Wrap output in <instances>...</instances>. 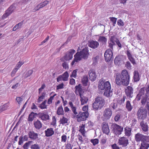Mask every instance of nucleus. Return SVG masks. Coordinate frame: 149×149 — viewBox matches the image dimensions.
I'll use <instances>...</instances> for the list:
<instances>
[{"label":"nucleus","mask_w":149,"mask_h":149,"mask_svg":"<svg viewBox=\"0 0 149 149\" xmlns=\"http://www.w3.org/2000/svg\"><path fill=\"white\" fill-rule=\"evenodd\" d=\"M130 77L128 71L125 69L123 70L120 74L118 73L116 74V83L119 86H127L129 84Z\"/></svg>","instance_id":"obj_1"},{"label":"nucleus","mask_w":149,"mask_h":149,"mask_svg":"<svg viewBox=\"0 0 149 149\" xmlns=\"http://www.w3.org/2000/svg\"><path fill=\"white\" fill-rule=\"evenodd\" d=\"M98 87L100 90H104V94L107 97H108L110 96L111 91V84L109 82V81L105 82V80L103 78H102L99 82Z\"/></svg>","instance_id":"obj_2"},{"label":"nucleus","mask_w":149,"mask_h":149,"mask_svg":"<svg viewBox=\"0 0 149 149\" xmlns=\"http://www.w3.org/2000/svg\"><path fill=\"white\" fill-rule=\"evenodd\" d=\"M105 104V100L102 97L97 96L95 99V101L93 103V108L95 110L101 109Z\"/></svg>","instance_id":"obj_3"},{"label":"nucleus","mask_w":149,"mask_h":149,"mask_svg":"<svg viewBox=\"0 0 149 149\" xmlns=\"http://www.w3.org/2000/svg\"><path fill=\"white\" fill-rule=\"evenodd\" d=\"M75 55L81 60L82 58L84 59H87L89 55V54L88 49L86 47L80 52H77Z\"/></svg>","instance_id":"obj_4"},{"label":"nucleus","mask_w":149,"mask_h":149,"mask_svg":"<svg viewBox=\"0 0 149 149\" xmlns=\"http://www.w3.org/2000/svg\"><path fill=\"white\" fill-rule=\"evenodd\" d=\"M137 115L138 120L145 119L147 115V111L146 109L142 107H140L137 111Z\"/></svg>","instance_id":"obj_5"},{"label":"nucleus","mask_w":149,"mask_h":149,"mask_svg":"<svg viewBox=\"0 0 149 149\" xmlns=\"http://www.w3.org/2000/svg\"><path fill=\"white\" fill-rule=\"evenodd\" d=\"M113 112L111 109L108 108H105L102 113V118L103 121H107L109 120L112 116Z\"/></svg>","instance_id":"obj_6"},{"label":"nucleus","mask_w":149,"mask_h":149,"mask_svg":"<svg viewBox=\"0 0 149 149\" xmlns=\"http://www.w3.org/2000/svg\"><path fill=\"white\" fill-rule=\"evenodd\" d=\"M88 113L87 111L83 112H79L76 116L77 121L80 122L81 121L86 120L88 117Z\"/></svg>","instance_id":"obj_7"},{"label":"nucleus","mask_w":149,"mask_h":149,"mask_svg":"<svg viewBox=\"0 0 149 149\" xmlns=\"http://www.w3.org/2000/svg\"><path fill=\"white\" fill-rule=\"evenodd\" d=\"M113 132L116 135L120 134L123 131V127L116 123L112 125Z\"/></svg>","instance_id":"obj_8"},{"label":"nucleus","mask_w":149,"mask_h":149,"mask_svg":"<svg viewBox=\"0 0 149 149\" xmlns=\"http://www.w3.org/2000/svg\"><path fill=\"white\" fill-rule=\"evenodd\" d=\"M75 51L74 49H70L67 52L65 55L60 59L62 61L64 62L65 61H68L72 59L73 57V55L75 53Z\"/></svg>","instance_id":"obj_9"},{"label":"nucleus","mask_w":149,"mask_h":149,"mask_svg":"<svg viewBox=\"0 0 149 149\" xmlns=\"http://www.w3.org/2000/svg\"><path fill=\"white\" fill-rule=\"evenodd\" d=\"M118 143L119 145L123 147H125L129 144V141L126 137L123 136L119 138Z\"/></svg>","instance_id":"obj_10"},{"label":"nucleus","mask_w":149,"mask_h":149,"mask_svg":"<svg viewBox=\"0 0 149 149\" xmlns=\"http://www.w3.org/2000/svg\"><path fill=\"white\" fill-rule=\"evenodd\" d=\"M113 53L112 50L110 49L107 50L104 54V57L106 61H110L111 59Z\"/></svg>","instance_id":"obj_11"},{"label":"nucleus","mask_w":149,"mask_h":149,"mask_svg":"<svg viewBox=\"0 0 149 149\" xmlns=\"http://www.w3.org/2000/svg\"><path fill=\"white\" fill-rule=\"evenodd\" d=\"M133 91L134 89L133 88L130 86H127L125 90V92L126 96L130 98L132 97Z\"/></svg>","instance_id":"obj_12"},{"label":"nucleus","mask_w":149,"mask_h":149,"mask_svg":"<svg viewBox=\"0 0 149 149\" xmlns=\"http://www.w3.org/2000/svg\"><path fill=\"white\" fill-rule=\"evenodd\" d=\"M149 136L143 135L140 133H138L136 134L134 136V138L135 141L137 142L142 141V140H144L146 138Z\"/></svg>","instance_id":"obj_13"},{"label":"nucleus","mask_w":149,"mask_h":149,"mask_svg":"<svg viewBox=\"0 0 149 149\" xmlns=\"http://www.w3.org/2000/svg\"><path fill=\"white\" fill-rule=\"evenodd\" d=\"M102 130L104 133L108 135L110 132L108 123L105 122H103L101 125Z\"/></svg>","instance_id":"obj_14"},{"label":"nucleus","mask_w":149,"mask_h":149,"mask_svg":"<svg viewBox=\"0 0 149 149\" xmlns=\"http://www.w3.org/2000/svg\"><path fill=\"white\" fill-rule=\"evenodd\" d=\"M38 115L39 118L42 121H47L49 119V116L47 113L40 112Z\"/></svg>","instance_id":"obj_15"},{"label":"nucleus","mask_w":149,"mask_h":149,"mask_svg":"<svg viewBox=\"0 0 149 149\" xmlns=\"http://www.w3.org/2000/svg\"><path fill=\"white\" fill-rule=\"evenodd\" d=\"M75 93L77 95H79L80 96L82 95V94L84 92L80 84H79L78 85L76 86L75 87Z\"/></svg>","instance_id":"obj_16"},{"label":"nucleus","mask_w":149,"mask_h":149,"mask_svg":"<svg viewBox=\"0 0 149 149\" xmlns=\"http://www.w3.org/2000/svg\"><path fill=\"white\" fill-rule=\"evenodd\" d=\"M89 79L92 81H95L97 75L95 71L93 70H90L88 72Z\"/></svg>","instance_id":"obj_17"},{"label":"nucleus","mask_w":149,"mask_h":149,"mask_svg":"<svg viewBox=\"0 0 149 149\" xmlns=\"http://www.w3.org/2000/svg\"><path fill=\"white\" fill-rule=\"evenodd\" d=\"M45 136L47 137H50L53 135L54 133V132L53 128L50 127L47 129L45 131Z\"/></svg>","instance_id":"obj_18"},{"label":"nucleus","mask_w":149,"mask_h":149,"mask_svg":"<svg viewBox=\"0 0 149 149\" xmlns=\"http://www.w3.org/2000/svg\"><path fill=\"white\" fill-rule=\"evenodd\" d=\"M29 137L31 139L35 140L38 138V134L33 131H30L28 133Z\"/></svg>","instance_id":"obj_19"},{"label":"nucleus","mask_w":149,"mask_h":149,"mask_svg":"<svg viewBox=\"0 0 149 149\" xmlns=\"http://www.w3.org/2000/svg\"><path fill=\"white\" fill-rule=\"evenodd\" d=\"M68 121L69 120L68 118L63 116L60 118L59 122L60 124H62L63 125H66L68 124Z\"/></svg>","instance_id":"obj_20"},{"label":"nucleus","mask_w":149,"mask_h":149,"mask_svg":"<svg viewBox=\"0 0 149 149\" xmlns=\"http://www.w3.org/2000/svg\"><path fill=\"white\" fill-rule=\"evenodd\" d=\"M80 101L81 105H83L87 103L88 100V98L87 97L84 96L83 95L80 96Z\"/></svg>","instance_id":"obj_21"},{"label":"nucleus","mask_w":149,"mask_h":149,"mask_svg":"<svg viewBox=\"0 0 149 149\" xmlns=\"http://www.w3.org/2000/svg\"><path fill=\"white\" fill-rule=\"evenodd\" d=\"M33 125L35 127L37 130L40 129L42 127V124L39 120L34 121L33 123Z\"/></svg>","instance_id":"obj_22"},{"label":"nucleus","mask_w":149,"mask_h":149,"mask_svg":"<svg viewBox=\"0 0 149 149\" xmlns=\"http://www.w3.org/2000/svg\"><path fill=\"white\" fill-rule=\"evenodd\" d=\"M145 90L144 88H141L140 89L139 93L137 95L136 97L138 100H140L142 96L144 95L145 93Z\"/></svg>","instance_id":"obj_23"},{"label":"nucleus","mask_w":149,"mask_h":149,"mask_svg":"<svg viewBox=\"0 0 149 149\" xmlns=\"http://www.w3.org/2000/svg\"><path fill=\"white\" fill-rule=\"evenodd\" d=\"M126 54L128 59L134 65L136 64L135 61L130 52L129 50H127V51Z\"/></svg>","instance_id":"obj_24"},{"label":"nucleus","mask_w":149,"mask_h":149,"mask_svg":"<svg viewBox=\"0 0 149 149\" xmlns=\"http://www.w3.org/2000/svg\"><path fill=\"white\" fill-rule=\"evenodd\" d=\"M99 45V43L98 42L92 40L89 43V46L95 49Z\"/></svg>","instance_id":"obj_25"},{"label":"nucleus","mask_w":149,"mask_h":149,"mask_svg":"<svg viewBox=\"0 0 149 149\" xmlns=\"http://www.w3.org/2000/svg\"><path fill=\"white\" fill-rule=\"evenodd\" d=\"M133 79L134 82H137L140 79L139 73L137 71L135 70L134 72Z\"/></svg>","instance_id":"obj_26"},{"label":"nucleus","mask_w":149,"mask_h":149,"mask_svg":"<svg viewBox=\"0 0 149 149\" xmlns=\"http://www.w3.org/2000/svg\"><path fill=\"white\" fill-rule=\"evenodd\" d=\"M141 128L143 132H146L148 131V125L146 123H144L143 121L140 123Z\"/></svg>","instance_id":"obj_27"},{"label":"nucleus","mask_w":149,"mask_h":149,"mask_svg":"<svg viewBox=\"0 0 149 149\" xmlns=\"http://www.w3.org/2000/svg\"><path fill=\"white\" fill-rule=\"evenodd\" d=\"M132 129L128 127H126L124 128L125 134V135L130 137L131 135V132Z\"/></svg>","instance_id":"obj_28"},{"label":"nucleus","mask_w":149,"mask_h":149,"mask_svg":"<svg viewBox=\"0 0 149 149\" xmlns=\"http://www.w3.org/2000/svg\"><path fill=\"white\" fill-rule=\"evenodd\" d=\"M69 104L73 113L74 115H77L78 114V113L76 111V107L74 106L72 102H69Z\"/></svg>","instance_id":"obj_29"},{"label":"nucleus","mask_w":149,"mask_h":149,"mask_svg":"<svg viewBox=\"0 0 149 149\" xmlns=\"http://www.w3.org/2000/svg\"><path fill=\"white\" fill-rule=\"evenodd\" d=\"M126 107L128 111H130L133 109L132 106L129 100L127 101L125 103Z\"/></svg>","instance_id":"obj_30"},{"label":"nucleus","mask_w":149,"mask_h":149,"mask_svg":"<svg viewBox=\"0 0 149 149\" xmlns=\"http://www.w3.org/2000/svg\"><path fill=\"white\" fill-rule=\"evenodd\" d=\"M148 148H149V136L143 140H142L141 144Z\"/></svg>","instance_id":"obj_31"},{"label":"nucleus","mask_w":149,"mask_h":149,"mask_svg":"<svg viewBox=\"0 0 149 149\" xmlns=\"http://www.w3.org/2000/svg\"><path fill=\"white\" fill-rule=\"evenodd\" d=\"M37 114L36 113H34L33 112H31L29 115L28 119V121H32L35 118L36 115Z\"/></svg>","instance_id":"obj_32"},{"label":"nucleus","mask_w":149,"mask_h":149,"mask_svg":"<svg viewBox=\"0 0 149 149\" xmlns=\"http://www.w3.org/2000/svg\"><path fill=\"white\" fill-rule=\"evenodd\" d=\"M85 125L83 124H82L81 126L79 127L80 129L79 130V131L81 133L82 135L84 136H85Z\"/></svg>","instance_id":"obj_33"},{"label":"nucleus","mask_w":149,"mask_h":149,"mask_svg":"<svg viewBox=\"0 0 149 149\" xmlns=\"http://www.w3.org/2000/svg\"><path fill=\"white\" fill-rule=\"evenodd\" d=\"M56 113L58 115H64V111L62 106H61L58 108Z\"/></svg>","instance_id":"obj_34"},{"label":"nucleus","mask_w":149,"mask_h":149,"mask_svg":"<svg viewBox=\"0 0 149 149\" xmlns=\"http://www.w3.org/2000/svg\"><path fill=\"white\" fill-rule=\"evenodd\" d=\"M88 78L87 76H83L81 79V81L83 86H86L87 85Z\"/></svg>","instance_id":"obj_35"},{"label":"nucleus","mask_w":149,"mask_h":149,"mask_svg":"<svg viewBox=\"0 0 149 149\" xmlns=\"http://www.w3.org/2000/svg\"><path fill=\"white\" fill-rule=\"evenodd\" d=\"M45 93L43 92L42 93L41 95L38 98L37 100V102L38 103L40 102L43 101V100L44 99L45 97Z\"/></svg>","instance_id":"obj_36"},{"label":"nucleus","mask_w":149,"mask_h":149,"mask_svg":"<svg viewBox=\"0 0 149 149\" xmlns=\"http://www.w3.org/2000/svg\"><path fill=\"white\" fill-rule=\"evenodd\" d=\"M98 41L101 42L103 44L106 43L107 41V38L104 36H100L98 40Z\"/></svg>","instance_id":"obj_37"},{"label":"nucleus","mask_w":149,"mask_h":149,"mask_svg":"<svg viewBox=\"0 0 149 149\" xmlns=\"http://www.w3.org/2000/svg\"><path fill=\"white\" fill-rule=\"evenodd\" d=\"M46 100H44L41 104H39V107L42 109H47V106L46 104Z\"/></svg>","instance_id":"obj_38"},{"label":"nucleus","mask_w":149,"mask_h":149,"mask_svg":"<svg viewBox=\"0 0 149 149\" xmlns=\"http://www.w3.org/2000/svg\"><path fill=\"white\" fill-rule=\"evenodd\" d=\"M61 75L63 78V81L68 80L69 77V74L67 71L65 72Z\"/></svg>","instance_id":"obj_39"},{"label":"nucleus","mask_w":149,"mask_h":149,"mask_svg":"<svg viewBox=\"0 0 149 149\" xmlns=\"http://www.w3.org/2000/svg\"><path fill=\"white\" fill-rule=\"evenodd\" d=\"M9 103L8 102L5 104L3 105L0 107V109L1 111H4L6 110L9 107Z\"/></svg>","instance_id":"obj_40"},{"label":"nucleus","mask_w":149,"mask_h":149,"mask_svg":"<svg viewBox=\"0 0 149 149\" xmlns=\"http://www.w3.org/2000/svg\"><path fill=\"white\" fill-rule=\"evenodd\" d=\"M74 59L71 63V65L72 66L74 64L75 62L77 63L79 62V61H80L79 58L76 56L75 54L74 56Z\"/></svg>","instance_id":"obj_41"},{"label":"nucleus","mask_w":149,"mask_h":149,"mask_svg":"<svg viewBox=\"0 0 149 149\" xmlns=\"http://www.w3.org/2000/svg\"><path fill=\"white\" fill-rule=\"evenodd\" d=\"M49 1L47 0H45L43 2L39 4L40 8H42L45 6L49 3Z\"/></svg>","instance_id":"obj_42"},{"label":"nucleus","mask_w":149,"mask_h":149,"mask_svg":"<svg viewBox=\"0 0 149 149\" xmlns=\"http://www.w3.org/2000/svg\"><path fill=\"white\" fill-rule=\"evenodd\" d=\"M148 98V95H146L145 97H143L141 101V103L142 105H144L146 104L147 98Z\"/></svg>","instance_id":"obj_43"},{"label":"nucleus","mask_w":149,"mask_h":149,"mask_svg":"<svg viewBox=\"0 0 149 149\" xmlns=\"http://www.w3.org/2000/svg\"><path fill=\"white\" fill-rule=\"evenodd\" d=\"M32 142V141H29L27 142H26L23 146V148L24 149H28L30 145Z\"/></svg>","instance_id":"obj_44"},{"label":"nucleus","mask_w":149,"mask_h":149,"mask_svg":"<svg viewBox=\"0 0 149 149\" xmlns=\"http://www.w3.org/2000/svg\"><path fill=\"white\" fill-rule=\"evenodd\" d=\"M56 95V94H55L51 96L48 99L47 101V103L49 104H50L52 103V100L54 99V97Z\"/></svg>","instance_id":"obj_45"},{"label":"nucleus","mask_w":149,"mask_h":149,"mask_svg":"<svg viewBox=\"0 0 149 149\" xmlns=\"http://www.w3.org/2000/svg\"><path fill=\"white\" fill-rule=\"evenodd\" d=\"M15 8L14 6L12 5L8 8L7 10H8V11L11 14L15 10Z\"/></svg>","instance_id":"obj_46"},{"label":"nucleus","mask_w":149,"mask_h":149,"mask_svg":"<svg viewBox=\"0 0 149 149\" xmlns=\"http://www.w3.org/2000/svg\"><path fill=\"white\" fill-rule=\"evenodd\" d=\"M33 70H29L25 74V78H26L31 76L33 73Z\"/></svg>","instance_id":"obj_47"},{"label":"nucleus","mask_w":149,"mask_h":149,"mask_svg":"<svg viewBox=\"0 0 149 149\" xmlns=\"http://www.w3.org/2000/svg\"><path fill=\"white\" fill-rule=\"evenodd\" d=\"M120 61V57L118 56H116L114 60V63L116 65H118Z\"/></svg>","instance_id":"obj_48"},{"label":"nucleus","mask_w":149,"mask_h":149,"mask_svg":"<svg viewBox=\"0 0 149 149\" xmlns=\"http://www.w3.org/2000/svg\"><path fill=\"white\" fill-rule=\"evenodd\" d=\"M91 142L93 143L94 146L98 144L99 143V140L97 139H92L91 140Z\"/></svg>","instance_id":"obj_49"},{"label":"nucleus","mask_w":149,"mask_h":149,"mask_svg":"<svg viewBox=\"0 0 149 149\" xmlns=\"http://www.w3.org/2000/svg\"><path fill=\"white\" fill-rule=\"evenodd\" d=\"M10 14L8 11V10H7L5 11V12L4 14L2 16V18L3 19H4L7 17Z\"/></svg>","instance_id":"obj_50"},{"label":"nucleus","mask_w":149,"mask_h":149,"mask_svg":"<svg viewBox=\"0 0 149 149\" xmlns=\"http://www.w3.org/2000/svg\"><path fill=\"white\" fill-rule=\"evenodd\" d=\"M109 19L113 23V26H114L115 24H116L117 19L115 17H110Z\"/></svg>","instance_id":"obj_51"},{"label":"nucleus","mask_w":149,"mask_h":149,"mask_svg":"<svg viewBox=\"0 0 149 149\" xmlns=\"http://www.w3.org/2000/svg\"><path fill=\"white\" fill-rule=\"evenodd\" d=\"M116 39H118L116 38L115 36H111L109 41L111 42L112 43H115Z\"/></svg>","instance_id":"obj_52"},{"label":"nucleus","mask_w":149,"mask_h":149,"mask_svg":"<svg viewBox=\"0 0 149 149\" xmlns=\"http://www.w3.org/2000/svg\"><path fill=\"white\" fill-rule=\"evenodd\" d=\"M31 149H40V147L37 144H35L32 145L31 147Z\"/></svg>","instance_id":"obj_53"},{"label":"nucleus","mask_w":149,"mask_h":149,"mask_svg":"<svg viewBox=\"0 0 149 149\" xmlns=\"http://www.w3.org/2000/svg\"><path fill=\"white\" fill-rule=\"evenodd\" d=\"M24 61H20L17 64L15 68H16L18 70L21 66L24 64Z\"/></svg>","instance_id":"obj_54"},{"label":"nucleus","mask_w":149,"mask_h":149,"mask_svg":"<svg viewBox=\"0 0 149 149\" xmlns=\"http://www.w3.org/2000/svg\"><path fill=\"white\" fill-rule=\"evenodd\" d=\"M78 71L77 69H76L74 70L72 73V74L70 75L71 77H73L74 78L77 77V73Z\"/></svg>","instance_id":"obj_55"},{"label":"nucleus","mask_w":149,"mask_h":149,"mask_svg":"<svg viewBox=\"0 0 149 149\" xmlns=\"http://www.w3.org/2000/svg\"><path fill=\"white\" fill-rule=\"evenodd\" d=\"M61 141L62 142H63L64 143H65L66 142L67 139V136L63 134L61 137Z\"/></svg>","instance_id":"obj_56"},{"label":"nucleus","mask_w":149,"mask_h":149,"mask_svg":"<svg viewBox=\"0 0 149 149\" xmlns=\"http://www.w3.org/2000/svg\"><path fill=\"white\" fill-rule=\"evenodd\" d=\"M52 121L51 123V125L53 126H56V119L54 117L52 118Z\"/></svg>","instance_id":"obj_57"},{"label":"nucleus","mask_w":149,"mask_h":149,"mask_svg":"<svg viewBox=\"0 0 149 149\" xmlns=\"http://www.w3.org/2000/svg\"><path fill=\"white\" fill-rule=\"evenodd\" d=\"M117 105L115 103H112L111 104L109 107H111L113 110L115 109L117 107Z\"/></svg>","instance_id":"obj_58"},{"label":"nucleus","mask_w":149,"mask_h":149,"mask_svg":"<svg viewBox=\"0 0 149 149\" xmlns=\"http://www.w3.org/2000/svg\"><path fill=\"white\" fill-rule=\"evenodd\" d=\"M64 87V84L63 83H62L61 84H58L56 86V90L63 88Z\"/></svg>","instance_id":"obj_59"},{"label":"nucleus","mask_w":149,"mask_h":149,"mask_svg":"<svg viewBox=\"0 0 149 149\" xmlns=\"http://www.w3.org/2000/svg\"><path fill=\"white\" fill-rule=\"evenodd\" d=\"M117 24L120 26H123L124 25L123 22L122 20L121 19H119L118 21Z\"/></svg>","instance_id":"obj_60"},{"label":"nucleus","mask_w":149,"mask_h":149,"mask_svg":"<svg viewBox=\"0 0 149 149\" xmlns=\"http://www.w3.org/2000/svg\"><path fill=\"white\" fill-rule=\"evenodd\" d=\"M62 66L63 68L66 70L69 68L68 64L66 62H64L62 64Z\"/></svg>","instance_id":"obj_61"},{"label":"nucleus","mask_w":149,"mask_h":149,"mask_svg":"<svg viewBox=\"0 0 149 149\" xmlns=\"http://www.w3.org/2000/svg\"><path fill=\"white\" fill-rule=\"evenodd\" d=\"M18 70L15 67L11 73V76L12 77L14 76Z\"/></svg>","instance_id":"obj_62"},{"label":"nucleus","mask_w":149,"mask_h":149,"mask_svg":"<svg viewBox=\"0 0 149 149\" xmlns=\"http://www.w3.org/2000/svg\"><path fill=\"white\" fill-rule=\"evenodd\" d=\"M111 147L112 149H120L119 147L115 143L112 145Z\"/></svg>","instance_id":"obj_63"},{"label":"nucleus","mask_w":149,"mask_h":149,"mask_svg":"<svg viewBox=\"0 0 149 149\" xmlns=\"http://www.w3.org/2000/svg\"><path fill=\"white\" fill-rule=\"evenodd\" d=\"M125 66L128 69L131 68V65L129 61H127L125 64Z\"/></svg>","instance_id":"obj_64"}]
</instances>
